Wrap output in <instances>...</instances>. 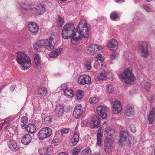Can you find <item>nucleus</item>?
<instances>
[{
	"instance_id": "nucleus-38",
	"label": "nucleus",
	"mask_w": 155,
	"mask_h": 155,
	"mask_svg": "<svg viewBox=\"0 0 155 155\" xmlns=\"http://www.w3.org/2000/svg\"><path fill=\"white\" fill-rule=\"evenodd\" d=\"M45 12V8L43 6L38 7L36 8L37 13L40 15H42Z\"/></svg>"
},
{
	"instance_id": "nucleus-18",
	"label": "nucleus",
	"mask_w": 155,
	"mask_h": 155,
	"mask_svg": "<svg viewBox=\"0 0 155 155\" xmlns=\"http://www.w3.org/2000/svg\"><path fill=\"white\" fill-rule=\"evenodd\" d=\"M91 124H93V127L94 128H97L99 127L100 121L98 115H96L94 116Z\"/></svg>"
},
{
	"instance_id": "nucleus-9",
	"label": "nucleus",
	"mask_w": 155,
	"mask_h": 155,
	"mask_svg": "<svg viewBox=\"0 0 155 155\" xmlns=\"http://www.w3.org/2000/svg\"><path fill=\"white\" fill-rule=\"evenodd\" d=\"M112 107V112L114 114H118L122 110L121 103L118 101H114Z\"/></svg>"
},
{
	"instance_id": "nucleus-4",
	"label": "nucleus",
	"mask_w": 155,
	"mask_h": 155,
	"mask_svg": "<svg viewBox=\"0 0 155 155\" xmlns=\"http://www.w3.org/2000/svg\"><path fill=\"white\" fill-rule=\"evenodd\" d=\"M137 51L141 54L142 56L147 58L149 54L148 50V43L146 41L139 42L137 46Z\"/></svg>"
},
{
	"instance_id": "nucleus-63",
	"label": "nucleus",
	"mask_w": 155,
	"mask_h": 155,
	"mask_svg": "<svg viewBox=\"0 0 155 155\" xmlns=\"http://www.w3.org/2000/svg\"><path fill=\"white\" fill-rule=\"evenodd\" d=\"M106 64H105V65L104 66V67H106Z\"/></svg>"
},
{
	"instance_id": "nucleus-16",
	"label": "nucleus",
	"mask_w": 155,
	"mask_h": 155,
	"mask_svg": "<svg viewBox=\"0 0 155 155\" xmlns=\"http://www.w3.org/2000/svg\"><path fill=\"white\" fill-rule=\"evenodd\" d=\"M53 40V38L51 36L48 39H45V41L47 42L45 43V48L51 51L54 48L55 44Z\"/></svg>"
},
{
	"instance_id": "nucleus-56",
	"label": "nucleus",
	"mask_w": 155,
	"mask_h": 155,
	"mask_svg": "<svg viewBox=\"0 0 155 155\" xmlns=\"http://www.w3.org/2000/svg\"><path fill=\"white\" fill-rule=\"evenodd\" d=\"M143 8L147 12H150V8L147 6L145 5L143 6Z\"/></svg>"
},
{
	"instance_id": "nucleus-59",
	"label": "nucleus",
	"mask_w": 155,
	"mask_h": 155,
	"mask_svg": "<svg viewBox=\"0 0 155 155\" xmlns=\"http://www.w3.org/2000/svg\"><path fill=\"white\" fill-rule=\"evenodd\" d=\"M5 87V86L4 85H3L1 87H0V88H1V89L2 90Z\"/></svg>"
},
{
	"instance_id": "nucleus-44",
	"label": "nucleus",
	"mask_w": 155,
	"mask_h": 155,
	"mask_svg": "<svg viewBox=\"0 0 155 155\" xmlns=\"http://www.w3.org/2000/svg\"><path fill=\"white\" fill-rule=\"evenodd\" d=\"M90 153L89 148H87L84 149L81 152V155H89Z\"/></svg>"
},
{
	"instance_id": "nucleus-49",
	"label": "nucleus",
	"mask_w": 155,
	"mask_h": 155,
	"mask_svg": "<svg viewBox=\"0 0 155 155\" xmlns=\"http://www.w3.org/2000/svg\"><path fill=\"white\" fill-rule=\"evenodd\" d=\"M44 121L45 123L50 122L52 121V119L49 116H47L45 118Z\"/></svg>"
},
{
	"instance_id": "nucleus-57",
	"label": "nucleus",
	"mask_w": 155,
	"mask_h": 155,
	"mask_svg": "<svg viewBox=\"0 0 155 155\" xmlns=\"http://www.w3.org/2000/svg\"><path fill=\"white\" fill-rule=\"evenodd\" d=\"M58 155H68V153L62 152L59 154Z\"/></svg>"
},
{
	"instance_id": "nucleus-39",
	"label": "nucleus",
	"mask_w": 155,
	"mask_h": 155,
	"mask_svg": "<svg viewBox=\"0 0 155 155\" xmlns=\"http://www.w3.org/2000/svg\"><path fill=\"white\" fill-rule=\"evenodd\" d=\"M72 139L73 141H75L77 143H78L79 140V138L78 133V132H76L74 133L73 137Z\"/></svg>"
},
{
	"instance_id": "nucleus-10",
	"label": "nucleus",
	"mask_w": 155,
	"mask_h": 155,
	"mask_svg": "<svg viewBox=\"0 0 155 155\" xmlns=\"http://www.w3.org/2000/svg\"><path fill=\"white\" fill-rule=\"evenodd\" d=\"M102 48V47L100 46L96 45H91L88 47L87 51L88 54L91 55H94Z\"/></svg>"
},
{
	"instance_id": "nucleus-28",
	"label": "nucleus",
	"mask_w": 155,
	"mask_h": 155,
	"mask_svg": "<svg viewBox=\"0 0 155 155\" xmlns=\"http://www.w3.org/2000/svg\"><path fill=\"white\" fill-rule=\"evenodd\" d=\"M47 94V89L44 87L39 88L38 90V94L40 95L41 97H44Z\"/></svg>"
},
{
	"instance_id": "nucleus-53",
	"label": "nucleus",
	"mask_w": 155,
	"mask_h": 155,
	"mask_svg": "<svg viewBox=\"0 0 155 155\" xmlns=\"http://www.w3.org/2000/svg\"><path fill=\"white\" fill-rule=\"evenodd\" d=\"M96 58L97 59H99L100 61L101 62V63L104 60L102 59V56L101 55V54H98L96 56Z\"/></svg>"
},
{
	"instance_id": "nucleus-48",
	"label": "nucleus",
	"mask_w": 155,
	"mask_h": 155,
	"mask_svg": "<svg viewBox=\"0 0 155 155\" xmlns=\"http://www.w3.org/2000/svg\"><path fill=\"white\" fill-rule=\"evenodd\" d=\"M130 128L132 132L134 133L136 132V127L134 124H131L130 126Z\"/></svg>"
},
{
	"instance_id": "nucleus-23",
	"label": "nucleus",
	"mask_w": 155,
	"mask_h": 155,
	"mask_svg": "<svg viewBox=\"0 0 155 155\" xmlns=\"http://www.w3.org/2000/svg\"><path fill=\"white\" fill-rule=\"evenodd\" d=\"M78 34L77 33H74V35H72V37L71 38V43L74 45H77L78 43V42L80 40H81L82 39L80 38V37L78 35V36L77 35Z\"/></svg>"
},
{
	"instance_id": "nucleus-1",
	"label": "nucleus",
	"mask_w": 155,
	"mask_h": 155,
	"mask_svg": "<svg viewBox=\"0 0 155 155\" xmlns=\"http://www.w3.org/2000/svg\"><path fill=\"white\" fill-rule=\"evenodd\" d=\"M17 57L16 60L21 67V69L26 70L31 66V63L29 57L24 52H17Z\"/></svg>"
},
{
	"instance_id": "nucleus-26",
	"label": "nucleus",
	"mask_w": 155,
	"mask_h": 155,
	"mask_svg": "<svg viewBox=\"0 0 155 155\" xmlns=\"http://www.w3.org/2000/svg\"><path fill=\"white\" fill-rule=\"evenodd\" d=\"M101 127H100L98 130V131L97 134V144L100 146L102 142V134L101 132Z\"/></svg>"
},
{
	"instance_id": "nucleus-30",
	"label": "nucleus",
	"mask_w": 155,
	"mask_h": 155,
	"mask_svg": "<svg viewBox=\"0 0 155 155\" xmlns=\"http://www.w3.org/2000/svg\"><path fill=\"white\" fill-rule=\"evenodd\" d=\"M113 143L114 142L112 140L109 139V138H106L104 143L106 149H109L110 147H112Z\"/></svg>"
},
{
	"instance_id": "nucleus-2",
	"label": "nucleus",
	"mask_w": 155,
	"mask_h": 155,
	"mask_svg": "<svg viewBox=\"0 0 155 155\" xmlns=\"http://www.w3.org/2000/svg\"><path fill=\"white\" fill-rule=\"evenodd\" d=\"M119 77L120 78L124 80L126 84L131 83L136 80V77L131 70L129 68L126 69Z\"/></svg>"
},
{
	"instance_id": "nucleus-42",
	"label": "nucleus",
	"mask_w": 155,
	"mask_h": 155,
	"mask_svg": "<svg viewBox=\"0 0 155 155\" xmlns=\"http://www.w3.org/2000/svg\"><path fill=\"white\" fill-rule=\"evenodd\" d=\"M57 23L59 27H61L64 23L63 19L59 16L57 18Z\"/></svg>"
},
{
	"instance_id": "nucleus-8",
	"label": "nucleus",
	"mask_w": 155,
	"mask_h": 155,
	"mask_svg": "<svg viewBox=\"0 0 155 155\" xmlns=\"http://www.w3.org/2000/svg\"><path fill=\"white\" fill-rule=\"evenodd\" d=\"M83 112L81 105L80 104H78L75 106L73 112V116L76 119H78L81 116Z\"/></svg>"
},
{
	"instance_id": "nucleus-19",
	"label": "nucleus",
	"mask_w": 155,
	"mask_h": 155,
	"mask_svg": "<svg viewBox=\"0 0 155 155\" xmlns=\"http://www.w3.org/2000/svg\"><path fill=\"white\" fill-rule=\"evenodd\" d=\"M118 42L115 39L111 40L108 43L107 46L112 50H116L118 47Z\"/></svg>"
},
{
	"instance_id": "nucleus-36",
	"label": "nucleus",
	"mask_w": 155,
	"mask_h": 155,
	"mask_svg": "<svg viewBox=\"0 0 155 155\" xmlns=\"http://www.w3.org/2000/svg\"><path fill=\"white\" fill-rule=\"evenodd\" d=\"M91 60H89L86 61L85 66V68L86 70H89L92 69V67L91 65Z\"/></svg>"
},
{
	"instance_id": "nucleus-45",
	"label": "nucleus",
	"mask_w": 155,
	"mask_h": 155,
	"mask_svg": "<svg viewBox=\"0 0 155 155\" xmlns=\"http://www.w3.org/2000/svg\"><path fill=\"white\" fill-rule=\"evenodd\" d=\"M118 14L115 12H112L110 14V17L112 20H114L118 17Z\"/></svg>"
},
{
	"instance_id": "nucleus-13",
	"label": "nucleus",
	"mask_w": 155,
	"mask_h": 155,
	"mask_svg": "<svg viewBox=\"0 0 155 155\" xmlns=\"http://www.w3.org/2000/svg\"><path fill=\"white\" fill-rule=\"evenodd\" d=\"M128 135V133L127 131L124 130L120 132V139L118 142L120 145L122 146L124 143L127 141Z\"/></svg>"
},
{
	"instance_id": "nucleus-20",
	"label": "nucleus",
	"mask_w": 155,
	"mask_h": 155,
	"mask_svg": "<svg viewBox=\"0 0 155 155\" xmlns=\"http://www.w3.org/2000/svg\"><path fill=\"white\" fill-rule=\"evenodd\" d=\"M155 118V108L153 107L150 110L148 117L149 124H152Z\"/></svg>"
},
{
	"instance_id": "nucleus-47",
	"label": "nucleus",
	"mask_w": 155,
	"mask_h": 155,
	"mask_svg": "<svg viewBox=\"0 0 155 155\" xmlns=\"http://www.w3.org/2000/svg\"><path fill=\"white\" fill-rule=\"evenodd\" d=\"M60 140L59 139L57 138H54L52 141V143L54 145H58L60 143Z\"/></svg>"
},
{
	"instance_id": "nucleus-22",
	"label": "nucleus",
	"mask_w": 155,
	"mask_h": 155,
	"mask_svg": "<svg viewBox=\"0 0 155 155\" xmlns=\"http://www.w3.org/2000/svg\"><path fill=\"white\" fill-rule=\"evenodd\" d=\"M64 111V108L62 106H57L55 109V115L57 117L61 116L63 115Z\"/></svg>"
},
{
	"instance_id": "nucleus-34",
	"label": "nucleus",
	"mask_w": 155,
	"mask_h": 155,
	"mask_svg": "<svg viewBox=\"0 0 155 155\" xmlns=\"http://www.w3.org/2000/svg\"><path fill=\"white\" fill-rule=\"evenodd\" d=\"M99 101L98 97L95 96L91 97L89 99V102L91 104H93L97 103Z\"/></svg>"
},
{
	"instance_id": "nucleus-7",
	"label": "nucleus",
	"mask_w": 155,
	"mask_h": 155,
	"mask_svg": "<svg viewBox=\"0 0 155 155\" xmlns=\"http://www.w3.org/2000/svg\"><path fill=\"white\" fill-rule=\"evenodd\" d=\"M91 78L88 75H81L79 78L78 83L79 84H90L91 83Z\"/></svg>"
},
{
	"instance_id": "nucleus-46",
	"label": "nucleus",
	"mask_w": 155,
	"mask_h": 155,
	"mask_svg": "<svg viewBox=\"0 0 155 155\" xmlns=\"http://www.w3.org/2000/svg\"><path fill=\"white\" fill-rule=\"evenodd\" d=\"M2 124H4V126L5 125H6L5 127H8L9 126V125L10 124V119L9 118H7L5 120L4 122L2 123Z\"/></svg>"
},
{
	"instance_id": "nucleus-5",
	"label": "nucleus",
	"mask_w": 155,
	"mask_h": 155,
	"mask_svg": "<svg viewBox=\"0 0 155 155\" xmlns=\"http://www.w3.org/2000/svg\"><path fill=\"white\" fill-rule=\"evenodd\" d=\"M113 77V74L110 72H106L103 69L100 70L99 72L96 75L95 79L97 81L109 79Z\"/></svg>"
},
{
	"instance_id": "nucleus-40",
	"label": "nucleus",
	"mask_w": 155,
	"mask_h": 155,
	"mask_svg": "<svg viewBox=\"0 0 155 155\" xmlns=\"http://www.w3.org/2000/svg\"><path fill=\"white\" fill-rule=\"evenodd\" d=\"M106 89L107 91L110 94L112 93L114 90V87L113 85L110 84H109L107 85Z\"/></svg>"
},
{
	"instance_id": "nucleus-32",
	"label": "nucleus",
	"mask_w": 155,
	"mask_h": 155,
	"mask_svg": "<svg viewBox=\"0 0 155 155\" xmlns=\"http://www.w3.org/2000/svg\"><path fill=\"white\" fill-rule=\"evenodd\" d=\"M76 98L77 99H82L84 96V92L81 90H78L77 91L75 94Z\"/></svg>"
},
{
	"instance_id": "nucleus-12",
	"label": "nucleus",
	"mask_w": 155,
	"mask_h": 155,
	"mask_svg": "<svg viewBox=\"0 0 155 155\" xmlns=\"http://www.w3.org/2000/svg\"><path fill=\"white\" fill-rule=\"evenodd\" d=\"M28 28L31 33L35 34L38 32L39 27L35 22H31L28 24Z\"/></svg>"
},
{
	"instance_id": "nucleus-3",
	"label": "nucleus",
	"mask_w": 155,
	"mask_h": 155,
	"mask_svg": "<svg viewBox=\"0 0 155 155\" xmlns=\"http://www.w3.org/2000/svg\"><path fill=\"white\" fill-rule=\"evenodd\" d=\"M82 24V23L81 22L79 23L76 33L80 37V38H82L83 40L85 38L88 37L89 29L87 23H84L82 27H81V25Z\"/></svg>"
},
{
	"instance_id": "nucleus-25",
	"label": "nucleus",
	"mask_w": 155,
	"mask_h": 155,
	"mask_svg": "<svg viewBox=\"0 0 155 155\" xmlns=\"http://www.w3.org/2000/svg\"><path fill=\"white\" fill-rule=\"evenodd\" d=\"M75 33H77L75 32L74 25L71 23H68V38Z\"/></svg>"
},
{
	"instance_id": "nucleus-33",
	"label": "nucleus",
	"mask_w": 155,
	"mask_h": 155,
	"mask_svg": "<svg viewBox=\"0 0 155 155\" xmlns=\"http://www.w3.org/2000/svg\"><path fill=\"white\" fill-rule=\"evenodd\" d=\"M47 42V41H45V40H41L39 42L36 44L37 47L39 48H45V43Z\"/></svg>"
},
{
	"instance_id": "nucleus-15",
	"label": "nucleus",
	"mask_w": 155,
	"mask_h": 155,
	"mask_svg": "<svg viewBox=\"0 0 155 155\" xmlns=\"http://www.w3.org/2000/svg\"><path fill=\"white\" fill-rule=\"evenodd\" d=\"M7 145L9 148L13 151H16L19 150L20 148L17 146L15 141L10 140L7 142Z\"/></svg>"
},
{
	"instance_id": "nucleus-43",
	"label": "nucleus",
	"mask_w": 155,
	"mask_h": 155,
	"mask_svg": "<svg viewBox=\"0 0 155 155\" xmlns=\"http://www.w3.org/2000/svg\"><path fill=\"white\" fill-rule=\"evenodd\" d=\"M61 88H62L61 89V90H64V93L66 96H67L68 94L67 92H68V90L67 89V87L66 84H62L61 86Z\"/></svg>"
},
{
	"instance_id": "nucleus-52",
	"label": "nucleus",
	"mask_w": 155,
	"mask_h": 155,
	"mask_svg": "<svg viewBox=\"0 0 155 155\" xmlns=\"http://www.w3.org/2000/svg\"><path fill=\"white\" fill-rule=\"evenodd\" d=\"M60 132L61 133L62 135L63 136L64 134H67L68 133V129H61L60 130Z\"/></svg>"
},
{
	"instance_id": "nucleus-54",
	"label": "nucleus",
	"mask_w": 155,
	"mask_h": 155,
	"mask_svg": "<svg viewBox=\"0 0 155 155\" xmlns=\"http://www.w3.org/2000/svg\"><path fill=\"white\" fill-rule=\"evenodd\" d=\"M77 143H76L75 141H73V140L72 139L69 142V144L71 146L75 145Z\"/></svg>"
},
{
	"instance_id": "nucleus-35",
	"label": "nucleus",
	"mask_w": 155,
	"mask_h": 155,
	"mask_svg": "<svg viewBox=\"0 0 155 155\" xmlns=\"http://www.w3.org/2000/svg\"><path fill=\"white\" fill-rule=\"evenodd\" d=\"M40 57V55L38 54H36L34 57V61L37 65H38L41 64Z\"/></svg>"
},
{
	"instance_id": "nucleus-21",
	"label": "nucleus",
	"mask_w": 155,
	"mask_h": 155,
	"mask_svg": "<svg viewBox=\"0 0 155 155\" xmlns=\"http://www.w3.org/2000/svg\"><path fill=\"white\" fill-rule=\"evenodd\" d=\"M63 51V49L61 48H59L53 51L49 54V56L51 58H54L61 54Z\"/></svg>"
},
{
	"instance_id": "nucleus-55",
	"label": "nucleus",
	"mask_w": 155,
	"mask_h": 155,
	"mask_svg": "<svg viewBox=\"0 0 155 155\" xmlns=\"http://www.w3.org/2000/svg\"><path fill=\"white\" fill-rule=\"evenodd\" d=\"M21 8L22 9L25 10H26L27 9L26 5L24 3H23L21 4Z\"/></svg>"
},
{
	"instance_id": "nucleus-41",
	"label": "nucleus",
	"mask_w": 155,
	"mask_h": 155,
	"mask_svg": "<svg viewBox=\"0 0 155 155\" xmlns=\"http://www.w3.org/2000/svg\"><path fill=\"white\" fill-rule=\"evenodd\" d=\"M80 148L79 147L74 148L72 152V155H78L80 152Z\"/></svg>"
},
{
	"instance_id": "nucleus-61",
	"label": "nucleus",
	"mask_w": 155,
	"mask_h": 155,
	"mask_svg": "<svg viewBox=\"0 0 155 155\" xmlns=\"http://www.w3.org/2000/svg\"><path fill=\"white\" fill-rule=\"evenodd\" d=\"M122 0H115V1L116 2H118L120 1H121Z\"/></svg>"
},
{
	"instance_id": "nucleus-58",
	"label": "nucleus",
	"mask_w": 155,
	"mask_h": 155,
	"mask_svg": "<svg viewBox=\"0 0 155 155\" xmlns=\"http://www.w3.org/2000/svg\"><path fill=\"white\" fill-rule=\"evenodd\" d=\"M4 126V124H0V130H1L2 128Z\"/></svg>"
},
{
	"instance_id": "nucleus-50",
	"label": "nucleus",
	"mask_w": 155,
	"mask_h": 155,
	"mask_svg": "<svg viewBox=\"0 0 155 155\" xmlns=\"http://www.w3.org/2000/svg\"><path fill=\"white\" fill-rule=\"evenodd\" d=\"M118 54L117 53L115 52H114L111 54L110 56V58L111 59H114L115 58L117 57Z\"/></svg>"
},
{
	"instance_id": "nucleus-37",
	"label": "nucleus",
	"mask_w": 155,
	"mask_h": 155,
	"mask_svg": "<svg viewBox=\"0 0 155 155\" xmlns=\"http://www.w3.org/2000/svg\"><path fill=\"white\" fill-rule=\"evenodd\" d=\"M151 85L149 82H147L145 83L144 85V88L147 92H149L151 89Z\"/></svg>"
},
{
	"instance_id": "nucleus-24",
	"label": "nucleus",
	"mask_w": 155,
	"mask_h": 155,
	"mask_svg": "<svg viewBox=\"0 0 155 155\" xmlns=\"http://www.w3.org/2000/svg\"><path fill=\"white\" fill-rule=\"evenodd\" d=\"M105 132V136L106 137V138L109 139L111 138V136L115 133L114 130L110 127L106 128Z\"/></svg>"
},
{
	"instance_id": "nucleus-14",
	"label": "nucleus",
	"mask_w": 155,
	"mask_h": 155,
	"mask_svg": "<svg viewBox=\"0 0 155 155\" xmlns=\"http://www.w3.org/2000/svg\"><path fill=\"white\" fill-rule=\"evenodd\" d=\"M97 111L103 118H105L107 117V107L102 105L99 106L97 108Z\"/></svg>"
},
{
	"instance_id": "nucleus-51",
	"label": "nucleus",
	"mask_w": 155,
	"mask_h": 155,
	"mask_svg": "<svg viewBox=\"0 0 155 155\" xmlns=\"http://www.w3.org/2000/svg\"><path fill=\"white\" fill-rule=\"evenodd\" d=\"M68 98H72L73 97L74 95V91L71 90H68Z\"/></svg>"
},
{
	"instance_id": "nucleus-60",
	"label": "nucleus",
	"mask_w": 155,
	"mask_h": 155,
	"mask_svg": "<svg viewBox=\"0 0 155 155\" xmlns=\"http://www.w3.org/2000/svg\"><path fill=\"white\" fill-rule=\"evenodd\" d=\"M99 61H100L99 59H97L95 60V62H98Z\"/></svg>"
},
{
	"instance_id": "nucleus-17",
	"label": "nucleus",
	"mask_w": 155,
	"mask_h": 155,
	"mask_svg": "<svg viewBox=\"0 0 155 155\" xmlns=\"http://www.w3.org/2000/svg\"><path fill=\"white\" fill-rule=\"evenodd\" d=\"M32 140V137L29 134L23 135L21 139V143L25 145H28L30 143Z\"/></svg>"
},
{
	"instance_id": "nucleus-64",
	"label": "nucleus",
	"mask_w": 155,
	"mask_h": 155,
	"mask_svg": "<svg viewBox=\"0 0 155 155\" xmlns=\"http://www.w3.org/2000/svg\"><path fill=\"white\" fill-rule=\"evenodd\" d=\"M154 155H155V149L154 150Z\"/></svg>"
},
{
	"instance_id": "nucleus-62",
	"label": "nucleus",
	"mask_w": 155,
	"mask_h": 155,
	"mask_svg": "<svg viewBox=\"0 0 155 155\" xmlns=\"http://www.w3.org/2000/svg\"><path fill=\"white\" fill-rule=\"evenodd\" d=\"M147 2H150L151 1V0H146Z\"/></svg>"
},
{
	"instance_id": "nucleus-6",
	"label": "nucleus",
	"mask_w": 155,
	"mask_h": 155,
	"mask_svg": "<svg viewBox=\"0 0 155 155\" xmlns=\"http://www.w3.org/2000/svg\"><path fill=\"white\" fill-rule=\"evenodd\" d=\"M52 134V131L49 127H45L41 129L38 133V137L39 139L43 140L48 138Z\"/></svg>"
},
{
	"instance_id": "nucleus-11",
	"label": "nucleus",
	"mask_w": 155,
	"mask_h": 155,
	"mask_svg": "<svg viewBox=\"0 0 155 155\" xmlns=\"http://www.w3.org/2000/svg\"><path fill=\"white\" fill-rule=\"evenodd\" d=\"M124 114L128 116H132L134 115V110L133 106L131 104H128L125 106L124 110Z\"/></svg>"
},
{
	"instance_id": "nucleus-27",
	"label": "nucleus",
	"mask_w": 155,
	"mask_h": 155,
	"mask_svg": "<svg viewBox=\"0 0 155 155\" xmlns=\"http://www.w3.org/2000/svg\"><path fill=\"white\" fill-rule=\"evenodd\" d=\"M28 122V117L26 116H23L21 119L20 125L23 129L26 128Z\"/></svg>"
},
{
	"instance_id": "nucleus-31",
	"label": "nucleus",
	"mask_w": 155,
	"mask_h": 155,
	"mask_svg": "<svg viewBox=\"0 0 155 155\" xmlns=\"http://www.w3.org/2000/svg\"><path fill=\"white\" fill-rule=\"evenodd\" d=\"M26 128L27 131L30 133L34 132L36 129V126L34 124H28Z\"/></svg>"
},
{
	"instance_id": "nucleus-29",
	"label": "nucleus",
	"mask_w": 155,
	"mask_h": 155,
	"mask_svg": "<svg viewBox=\"0 0 155 155\" xmlns=\"http://www.w3.org/2000/svg\"><path fill=\"white\" fill-rule=\"evenodd\" d=\"M68 26L67 24L64 25L63 27L62 31V36L65 39H68Z\"/></svg>"
}]
</instances>
